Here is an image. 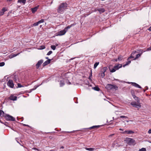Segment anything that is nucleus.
Returning <instances> with one entry per match:
<instances>
[{
    "instance_id": "obj_1",
    "label": "nucleus",
    "mask_w": 151,
    "mask_h": 151,
    "mask_svg": "<svg viewBox=\"0 0 151 151\" xmlns=\"http://www.w3.org/2000/svg\"><path fill=\"white\" fill-rule=\"evenodd\" d=\"M67 4L66 3H63L60 4L57 9L58 12L60 13H62L66 9Z\"/></svg>"
},
{
    "instance_id": "obj_2",
    "label": "nucleus",
    "mask_w": 151,
    "mask_h": 151,
    "mask_svg": "<svg viewBox=\"0 0 151 151\" xmlns=\"http://www.w3.org/2000/svg\"><path fill=\"white\" fill-rule=\"evenodd\" d=\"M124 141L129 145H134L135 144V141L133 139L130 138H126L124 140Z\"/></svg>"
},
{
    "instance_id": "obj_3",
    "label": "nucleus",
    "mask_w": 151,
    "mask_h": 151,
    "mask_svg": "<svg viewBox=\"0 0 151 151\" xmlns=\"http://www.w3.org/2000/svg\"><path fill=\"white\" fill-rule=\"evenodd\" d=\"M106 88L108 90H110L112 89H114L117 90L118 87L115 85H113L111 84H108L106 86Z\"/></svg>"
},
{
    "instance_id": "obj_4",
    "label": "nucleus",
    "mask_w": 151,
    "mask_h": 151,
    "mask_svg": "<svg viewBox=\"0 0 151 151\" xmlns=\"http://www.w3.org/2000/svg\"><path fill=\"white\" fill-rule=\"evenodd\" d=\"M131 104L137 108H139L141 106L139 102L137 103L135 101L132 102L131 103Z\"/></svg>"
},
{
    "instance_id": "obj_5",
    "label": "nucleus",
    "mask_w": 151,
    "mask_h": 151,
    "mask_svg": "<svg viewBox=\"0 0 151 151\" xmlns=\"http://www.w3.org/2000/svg\"><path fill=\"white\" fill-rule=\"evenodd\" d=\"M5 118L7 120L15 121V119L10 115L8 114H6Z\"/></svg>"
},
{
    "instance_id": "obj_6",
    "label": "nucleus",
    "mask_w": 151,
    "mask_h": 151,
    "mask_svg": "<svg viewBox=\"0 0 151 151\" xmlns=\"http://www.w3.org/2000/svg\"><path fill=\"white\" fill-rule=\"evenodd\" d=\"M136 52V51H135L134 52H133L132 53L131 56L128 58V62H127L126 63L125 65H124V67L125 66L128 65L129 64L131 63V61L129 60L131 58H133L134 57L133 56V55Z\"/></svg>"
},
{
    "instance_id": "obj_7",
    "label": "nucleus",
    "mask_w": 151,
    "mask_h": 151,
    "mask_svg": "<svg viewBox=\"0 0 151 151\" xmlns=\"http://www.w3.org/2000/svg\"><path fill=\"white\" fill-rule=\"evenodd\" d=\"M66 32V30H65V29L62 30H60L58 32L57 34L58 36H62L65 34Z\"/></svg>"
},
{
    "instance_id": "obj_8",
    "label": "nucleus",
    "mask_w": 151,
    "mask_h": 151,
    "mask_svg": "<svg viewBox=\"0 0 151 151\" xmlns=\"http://www.w3.org/2000/svg\"><path fill=\"white\" fill-rule=\"evenodd\" d=\"M7 85L10 87L13 88L14 86V84L13 82V81L12 80H9L7 83Z\"/></svg>"
},
{
    "instance_id": "obj_9",
    "label": "nucleus",
    "mask_w": 151,
    "mask_h": 151,
    "mask_svg": "<svg viewBox=\"0 0 151 151\" xmlns=\"http://www.w3.org/2000/svg\"><path fill=\"white\" fill-rule=\"evenodd\" d=\"M123 134H131L134 133V132L132 130H127L122 132Z\"/></svg>"
},
{
    "instance_id": "obj_10",
    "label": "nucleus",
    "mask_w": 151,
    "mask_h": 151,
    "mask_svg": "<svg viewBox=\"0 0 151 151\" xmlns=\"http://www.w3.org/2000/svg\"><path fill=\"white\" fill-rule=\"evenodd\" d=\"M43 62V60H39L36 64V68H38L39 67L40 65Z\"/></svg>"
},
{
    "instance_id": "obj_11",
    "label": "nucleus",
    "mask_w": 151,
    "mask_h": 151,
    "mask_svg": "<svg viewBox=\"0 0 151 151\" xmlns=\"http://www.w3.org/2000/svg\"><path fill=\"white\" fill-rule=\"evenodd\" d=\"M17 96H14V95H11L9 98L10 100L13 101H15L17 99Z\"/></svg>"
},
{
    "instance_id": "obj_12",
    "label": "nucleus",
    "mask_w": 151,
    "mask_h": 151,
    "mask_svg": "<svg viewBox=\"0 0 151 151\" xmlns=\"http://www.w3.org/2000/svg\"><path fill=\"white\" fill-rule=\"evenodd\" d=\"M120 145L118 143L117 141L116 140H115L114 141L112 144V146L114 147L115 146L116 147H119Z\"/></svg>"
},
{
    "instance_id": "obj_13",
    "label": "nucleus",
    "mask_w": 151,
    "mask_h": 151,
    "mask_svg": "<svg viewBox=\"0 0 151 151\" xmlns=\"http://www.w3.org/2000/svg\"><path fill=\"white\" fill-rule=\"evenodd\" d=\"M6 10L7 9L6 8H3L0 12V16L3 15L5 12Z\"/></svg>"
},
{
    "instance_id": "obj_14",
    "label": "nucleus",
    "mask_w": 151,
    "mask_h": 151,
    "mask_svg": "<svg viewBox=\"0 0 151 151\" xmlns=\"http://www.w3.org/2000/svg\"><path fill=\"white\" fill-rule=\"evenodd\" d=\"M122 66V64H119L118 65L115 66L114 67L116 70L119 69Z\"/></svg>"
},
{
    "instance_id": "obj_15",
    "label": "nucleus",
    "mask_w": 151,
    "mask_h": 151,
    "mask_svg": "<svg viewBox=\"0 0 151 151\" xmlns=\"http://www.w3.org/2000/svg\"><path fill=\"white\" fill-rule=\"evenodd\" d=\"M131 83L133 86H134L135 87H137L139 88H141V87L138 84H137L135 83Z\"/></svg>"
},
{
    "instance_id": "obj_16",
    "label": "nucleus",
    "mask_w": 151,
    "mask_h": 151,
    "mask_svg": "<svg viewBox=\"0 0 151 151\" xmlns=\"http://www.w3.org/2000/svg\"><path fill=\"white\" fill-rule=\"evenodd\" d=\"M51 61L50 59H49L48 60H47L43 64V65L44 66H45L48 64H49L50 62V61Z\"/></svg>"
},
{
    "instance_id": "obj_17",
    "label": "nucleus",
    "mask_w": 151,
    "mask_h": 151,
    "mask_svg": "<svg viewBox=\"0 0 151 151\" xmlns=\"http://www.w3.org/2000/svg\"><path fill=\"white\" fill-rule=\"evenodd\" d=\"M38 6H36L34 8H32L31 9L32 11V13H34L35 12L37 11L38 9Z\"/></svg>"
},
{
    "instance_id": "obj_18",
    "label": "nucleus",
    "mask_w": 151,
    "mask_h": 151,
    "mask_svg": "<svg viewBox=\"0 0 151 151\" xmlns=\"http://www.w3.org/2000/svg\"><path fill=\"white\" fill-rule=\"evenodd\" d=\"M96 10L98 11L100 13H102L104 12L105 11V10L104 9L101 8H99V9H96Z\"/></svg>"
},
{
    "instance_id": "obj_19",
    "label": "nucleus",
    "mask_w": 151,
    "mask_h": 151,
    "mask_svg": "<svg viewBox=\"0 0 151 151\" xmlns=\"http://www.w3.org/2000/svg\"><path fill=\"white\" fill-rule=\"evenodd\" d=\"M19 54V53H18L17 54H12L9 56V57L10 58H12L14 57H15L17 56V55H18Z\"/></svg>"
},
{
    "instance_id": "obj_20",
    "label": "nucleus",
    "mask_w": 151,
    "mask_h": 151,
    "mask_svg": "<svg viewBox=\"0 0 151 151\" xmlns=\"http://www.w3.org/2000/svg\"><path fill=\"white\" fill-rule=\"evenodd\" d=\"M18 2L24 4L26 3V0H18Z\"/></svg>"
},
{
    "instance_id": "obj_21",
    "label": "nucleus",
    "mask_w": 151,
    "mask_h": 151,
    "mask_svg": "<svg viewBox=\"0 0 151 151\" xmlns=\"http://www.w3.org/2000/svg\"><path fill=\"white\" fill-rule=\"evenodd\" d=\"M109 70H110V71L112 73L114 72H115L116 70L114 67L113 68H112L111 69V66H110L109 67Z\"/></svg>"
},
{
    "instance_id": "obj_22",
    "label": "nucleus",
    "mask_w": 151,
    "mask_h": 151,
    "mask_svg": "<svg viewBox=\"0 0 151 151\" xmlns=\"http://www.w3.org/2000/svg\"><path fill=\"white\" fill-rule=\"evenodd\" d=\"M73 25H74V24H71L70 25L65 27L64 29H65V30H66V32H67V30H68V29H70L71 27H72V26H73Z\"/></svg>"
},
{
    "instance_id": "obj_23",
    "label": "nucleus",
    "mask_w": 151,
    "mask_h": 151,
    "mask_svg": "<svg viewBox=\"0 0 151 151\" xmlns=\"http://www.w3.org/2000/svg\"><path fill=\"white\" fill-rule=\"evenodd\" d=\"M4 112L0 110V116L1 117H3L4 116Z\"/></svg>"
},
{
    "instance_id": "obj_24",
    "label": "nucleus",
    "mask_w": 151,
    "mask_h": 151,
    "mask_svg": "<svg viewBox=\"0 0 151 151\" xmlns=\"http://www.w3.org/2000/svg\"><path fill=\"white\" fill-rule=\"evenodd\" d=\"M85 149L86 150L89 151H93L95 150V148H88L86 147L85 148Z\"/></svg>"
},
{
    "instance_id": "obj_25",
    "label": "nucleus",
    "mask_w": 151,
    "mask_h": 151,
    "mask_svg": "<svg viewBox=\"0 0 151 151\" xmlns=\"http://www.w3.org/2000/svg\"><path fill=\"white\" fill-rule=\"evenodd\" d=\"M100 127L99 125H97V126H94L91 127H90V129H93L94 128H98Z\"/></svg>"
},
{
    "instance_id": "obj_26",
    "label": "nucleus",
    "mask_w": 151,
    "mask_h": 151,
    "mask_svg": "<svg viewBox=\"0 0 151 151\" xmlns=\"http://www.w3.org/2000/svg\"><path fill=\"white\" fill-rule=\"evenodd\" d=\"M99 75L102 78H104L105 76L104 73L103 72V71H101V73Z\"/></svg>"
},
{
    "instance_id": "obj_27",
    "label": "nucleus",
    "mask_w": 151,
    "mask_h": 151,
    "mask_svg": "<svg viewBox=\"0 0 151 151\" xmlns=\"http://www.w3.org/2000/svg\"><path fill=\"white\" fill-rule=\"evenodd\" d=\"M107 69V68L106 67H104L101 69V71L105 73Z\"/></svg>"
},
{
    "instance_id": "obj_28",
    "label": "nucleus",
    "mask_w": 151,
    "mask_h": 151,
    "mask_svg": "<svg viewBox=\"0 0 151 151\" xmlns=\"http://www.w3.org/2000/svg\"><path fill=\"white\" fill-rule=\"evenodd\" d=\"M99 62H96L95 63L94 65V69H95L97 66H98V65L99 64Z\"/></svg>"
},
{
    "instance_id": "obj_29",
    "label": "nucleus",
    "mask_w": 151,
    "mask_h": 151,
    "mask_svg": "<svg viewBox=\"0 0 151 151\" xmlns=\"http://www.w3.org/2000/svg\"><path fill=\"white\" fill-rule=\"evenodd\" d=\"M141 55V54L140 53L138 54H137L136 55V57L133 60H136V59H137V58H139V57H140V56Z\"/></svg>"
},
{
    "instance_id": "obj_30",
    "label": "nucleus",
    "mask_w": 151,
    "mask_h": 151,
    "mask_svg": "<svg viewBox=\"0 0 151 151\" xmlns=\"http://www.w3.org/2000/svg\"><path fill=\"white\" fill-rule=\"evenodd\" d=\"M38 87V86H35L34 87V88H32V89H31V90H30V91L29 92H31L32 91H33V90H35V89H36Z\"/></svg>"
},
{
    "instance_id": "obj_31",
    "label": "nucleus",
    "mask_w": 151,
    "mask_h": 151,
    "mask_svg": "<svg viewBox=\"0 0 151 151\" xmlns=\"http://www.w3.org/2000/svg\"><path fill=\"white\" fill-rule=\"evenodd\" d=\"M133 98L134 99H135L136 100H137V101L138 102V101H139V99L138 98L136 97L135 95H133Z\"/></svg>"
},
{
    "instance_id": "obj_32",
    "label": "nucleus",
    "mask_w": 151,
    "mask_h": 151,
    "mask_svg": "<svg viewBox=\"0 0 151 151\" xmlns=\"http://www.w3.org/2000/svg\"><path fill=\"white\" fill-rule=\"evenodd\" d=\"M122 58V57L121 55L119 56L118 57V61H121Z\"/></svg>"
},
{
    "instance_id": "obj_33",
    "label": "nucleus",
    "mask_w": 151,
    "mask_h": 151,
    "mask_svg": "<svg viewBox=\"0 0 151 151\" xmlns=\"http://www.w3.org/2000/svg\"><path fill=\"white\" fill-rule=\"evenodd\" d=\"M93 89L96 91H99V88L98 87H95L93 88Z\"/></svg>"
},
{
    "instance_id": "obj_34",
    "label": "nucleus",
    "mask_w": 151,
    "mask_h": 151,
    "mask_svg": "<svg viewBox=\"0 0 151 151\" xmlns=\"http://www.w3.org/2000/svg\"><path fill=\"white\" fill-rule=\"evenodd\" d=\"M51 47L52 50H54L55 49L56 46L55 45H51Z\"/></svg>"
},
{
    "instance_id": "obj_35",
    "label": "nucleus",
    "mask_w": 151,
    "mask_h": 151,
    "mask_svg": "<svg viewBox=\"0 0 151 151\" xmlns=\"http://www.w3.org/2000/svg\"><path fill=\"white\" fill-rule=\"evenodd\" d=\"M17 86H18V88H21V87H24L23 86L21 85V84H20L19 83H18L17 84Z\"/></svg>"
},
{
    "instance_id": "obj_36",
    "label": "nucleus",
    "mask_w": 151,
    "mask_h": 151,
    "mask_svg": "<svg viewBox=\"0 0 151 151\" xmlns=\"http://www.w3.org/2000/svg\"><path fill=\"white\" fill-rule=\"evenodd\" d=\"M39 24V23H38V22H37L36 23H34L33 24V26H37Z\"/></svg>"
},
{
    "instance_id": "obj_37",
    "label": "nucleus",
    "mask_w": 151,
    "mask_h": 151,
    "mask_svg": "<svg viewBox=\"0 0 151 151\" xmlns=\"http://www.w3.org/2000/svg\"><path fill=\"white\" fill-rule=\"evenodd\" d=\"M5 65V63L4 62H2L0 63V66H3Z\"/></svg>"
},
{
    "instance_id": "obj_38",
    "label": "nucleus",
    "mask_w": 151,
    "mask_h": 151,
    "mask_svg": "<svg viewBox=\"0 0 151 151\" xmlns=\"http://www.w3.org/2000/svg\"><path fill=\"white\" fill-rule=\"evenodd\" d=\"M38 22V23H39V24H40L41 23L43 22H44V20L43 19H42L41 20L39 21Z\"/></svg>"
},
{
    "instance_id": "obj_39",
    "label": "nucleus",
    "mask_w": 151,
    "mask_h": 151,
    "mask_svg": "<svg viewBox=\"0 0 151 151\" xmlns=\"http://www.w3.org/2000/svg\"><path fill=\"white\" fill-rule=\"evenodd\" d=\"M64 85V83L63 82H62L61 81L60 82V86H62Z\"/></svg>"
},
{
    "instance_id": "obj_40",
    "label": "nucleus",
    "mask_w": 151,
    "mask_h": 151,
    "mask_svg": "<svg viewBox=\"0 0 151 151\" xmlns=\"http://www.w3.org/2000/svg\"><path fill=\"white\" fill-rule=\"evenodd\" d=\"M146 150L145 148H142V149L139 150V151H146Z\"/></svg>"
},
{
    "instance_id": "obj_41",
    "label": "nucleus",
    "mask_w": 151,
    "mask_h": 151,
    "mask_svg": "<svg viewBox=\"0 0 151 151\" xmlns=\"http://www.w3.org/2000/svg\"><path fill=\"white\" fill-rule=\"evenodd\" d=\"M52 51H50L47 53V55H50L52 53Z\"/></svg>"
},
{
    "instance_id": "obj_42",
    "label": "nucleus",
    "mask_w": 151,
    "mask_h": 151,
    "mask_svg": "<svg viewBox=\"0 0 151 151\" xmlns=\"http://www.w3.org/2000/svg\"><path fill=\"white\" fill-rule=\"evenodd\" d=\"M120 118H125L126 119L128 118V117L127 116H120Z\"/></svg>"
},
{
    "instance_id": "obj_43",
    "label": "nucleus",
    "mask_w": 151,
    "mask_h": 151,
    "mask_svg": "<svg viewBox=\"0 0 151 151\" xmlns=\"http://www.w3.org/2000/svg\"><path fill=\"white\" fill-rule=\"evenodd\" d=\"M92 76V74L91 73L90 76L89 77V79L90 80H91V77Z\"/></svg>"
},
{
    "instance_id": "obj_44",
    "label": "nucleus",
    "mask_w": 151,
    "mask_h": 151,
    "mask_svg": "<svg viewBox=\"0 0 151 151\" xmlns=\"http://www.w3.org/2000/svg\"><path fill=\"white\" fill-rule=\"evenodd\" d=\"M114 134H110L109 135V137H110L113 135H114Z\"/></svg>"
},
{
    "instance_id": "obj_45",
    "label": "nucleus",
    "mask_w": 151,
    "mask_h": 151,
    "mask_svg": "<svg viewBox=\"0 0 151 151\" xmlns=\"http://www.w3.org/2000/svg\"><path fill=\"white\" fill-rule=\"evenodd\" d=\"M148 133L149 134H151V129H150L148 131Z\"/></svg>"
},
{
    "instance_id": "obj_46",
    "label": "nucleus",
    "mask_w": 151,
    "mask_h": 151,
    "mask_svg": "<svg viewBox=\"0 0 151 151\" xmlns=\"http://www.w3.org/2000/svg\"><path fill=\"white\" fill-rule=\"evenodd\" d=\"M113 61H118V60L116 59H114L113 60Z\"/></svg>"
},
{
    "instance_id": "obj_47",
    "label": "nucleus",
    "mask_w": 151,
    "mask_h": 151,
    "mask_svg": "<svg viewBox=\"0 0 151 151\" xmlns=\"http://www.w3.org/2000/svg\"><path fill=\"white\" fill-rule=\"evenodd\" d=\"M148 30L150 31H151V27H150L149 29H148Z\"/></svg>"
},
{
    "instance_id": "obj_48",
    "label": "nucleus",
    "mask_w": 151,
    "mask_h": 151,
    "mask_svg": "<svg viewBox=\"0 0 151 151\" xmlns=\"http://www.w3.org/2000/svg\"><path fill=\"white\" fill-rule=\"evenodd\" d=\"M42 47H43L41 49H44L45 48V46H42Z\"/></svg>"
},
{
    "instance_id": "obj_49",
    "label": "nucleus",
    "mask_w": 151,
    "mask_h": 151,
    "mask_svg": "<svg viewBox=\"0 0 151 151\" xmlns=\"http://www.w3.org/2000/svg\"><path fill=\"white\" fill-rule=\"evenodd\" d=\"M24 126H27V127H29V125H27V124H24Z\"/></svg>"
},
{
    "instance_id": "obj_50",
    "label": "nucleus",
    "mask_w": 151,
    "mask_h": 151,
    "mask_svg": "<svg viewBox=\"0 0 151 151\" xmlns=\"http://www.w3.org/2000/svg\"><path fill=\"white\" fill-rule=\"evenodd\" d=\"M119 130L120 131H123V130L122 129L120 128L119 129Z\"/></svg>"
},
{
    "instance_id": "obj_51",
    "label": "nucleus",
    "mask_w": 151,
    "mask_h": 151,
    "mask_svg": "<svg viewBox=\"0 0 151 151\" xmlns=\"http://www.w3.org/2000/svg\"><path fill=\"white\" fill-rule=\"evenodd\" d=\"M32 149H34V150H37V149L35 148H33Z\"/></svg>"
},
{
    "instance_id": "obj_52",
    "label": "nucleus",
    "mask_w": 151,
    "mask_h": 151,
    "mask_svg": "<svg viewBox=\"0 0 151 151\" xmlns=\"http://www.w3.org/2000/svg\"><path fill=\"white\" fill-rule=\"evenodd\" d=\"M61 148H64V147L63 146H62L61 147H60Z\"/></svg>"
},
{
    "instance_id": "obj_53",
    "label": "nucleus",
    "mask_w": 151,
    "mask_h": 151,
    "mask_svg": "<svg viewBox=\"0 0 151 151\" xmlns=\"http://www.w3.org/2000/svg\"><path fill=\"white\" fill-rule=\"evenodd\" d=\"M148 142L149 143H151V141H148Z\"/></svg>"
},
{
    "instance_id": "obj_54",
    "label": "nucleus",
    "mask_w": 151,
    "mask_h": 151,
    "mask_svg": "<svg viewBox=\"0 0 151 151\" xmlns=\"http://www.w3.org/2000/svg\"><path fill=\"white\" fill-rule=\"evenodd\" d=\"M148 49H149L150 50H151V48H150V47Z\"/></svg>"
},
{
    "instance_id": "obj_55",
    "label": "nucleus",
    "mask_w": 151,
    "mask_h": 151,
    "mask_svg": "<svg viewBox=\"0 0 151 151\" xmlns=\"http://www.w3.org/2000/svg\"><path fill=\"white\" fill-rule=\"evenodd\" d=\"M126 122H129V121H128V120H127V121H126Z\"/></svg>"
},
{
    "instance_id": "obj_56",
    "label": "nucleus",
    "mask_w": 151,
    "mask_h": 151,
    "mask_svg": "<svg viewBox=\"0 0 151 151\" xmlns=\"http://www.w3.org/2000/svg\"><path fill=\"white\" fill-rule=\"evenodd\" d=\"M42 26L41 25L40 26V27H41Z\"/></svg>"
},
{
    "instance_id": "obj_57",
    "label": "nucleus",
    "mask_w": 151,
    "mask_h": 151,
    "mask_svg": "<svg viewBox=\"0 0 151 151\" xmlns=\"http://www.w3.org/2000/svg\"><path fill=\"white\" fill-rule=\"evenodd\" d=\"M46 58L47 59H48V57H46Z\"/></svg>"
}]
</instances>
